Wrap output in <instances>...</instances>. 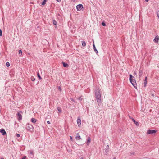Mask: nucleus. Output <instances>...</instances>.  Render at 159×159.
<instances>
[{"label": "nucleus", "mask_w": 159, "mask_h": 159, "mask_svg": "<svg viewBox=\"0 0 159 159\" xmlns=\"http://www.w3.org/2000/svg\"><path fill=\"white\" fill-rule=\"evenodd\" d=\"M95 95L98 104L99 105L101 102L100 90L99 89H97L95 90Z\"/></svg>", "instance_id": "f257e3e1"}, {"label": "nucleus", "mask_w": 159, "mask_h": 159, "mask_svg": "<svg viewBox=\"0 0 159 159\" xmlns=\"http://www.w3.org/2000/svg\"><path fill=\"white\" fill-rule=\"evenodd\" d=\"M26 129L27 130L31 132H33L34 130V129L33 126L31 125L28 124L26 126Z\"/></svg>", "instance_id": "f03ea898"}, {"label": "nucleus", "mask_w": 159, "mask_h": 159, "mask_svg": "<svg viewBox=\"0 0 159 159\" xmlns=\"http://www.w3.org/2000/svg\"><path fill=\"white\" fill-rule=\"evenodd\" d=\"M130 81L133 86L136 89L137 88V85L136 81L135 79H132L131 80H130Z\"/></svg>", "instance_id": "7ed1b4c3"}, {"label": "nucleus", "mask_w": 159, "mask_h": 159, "mask_svg": "<svg viewBox=\"0 0 159 159\" xmlns=\"http://www.w3.org/2000/svg\"><path fill=\"white\" fill-rule=\"evenodd\" d=\"M76 9L78 11H80L82 8L84 9L83 6L81 4H79L76 6Z\"/></svg>", "instance_id": "20e7f679"}, {"label": "nucleus", "mask_w": 159, "mask_h": 159, "mask_svg": "<svg viewBox=\"0 0 159 159\" xmlns=\"http://www.w3.org/2000/svg\"><path fill=\"white\" fill-rule=\"evenodd\" d=\"M157 132L156 130H151L150 129L148 130L147 131V134H152L155 133Z\"/></svg>", "instance_id": "39448f33"}, {"label": "nucleus", "mask_w": 159, "mask_h": 159, "mask_svg": "<svg viewBox=\"0 0 159 159\" xmlns=\"http://www.w3.org/2000/svg\"><path fill=\"white\" fill-rule=\"evenodd\" d=\"M77 122L78 126L80 127L81 125V120L80 117H78V119L77 120Z\"/></svg>", "instance_id": "423d86ee"}, {"label": "nucleus", "mask_w": 159, "mask_h": 159, "mask_svg": "<svg viewBox=\"0 0 159 159\" xmlns=\"http://www.w3.org/2000/svg\"><path fill=\"white\" fill-rule=\"evenodd\" d=\"M18 115V119L19 121H20L22 119V116L21 115L19 112H18L17 113Z\"/></svg>", "instance_id": "0eeeda50"}, {"label": "nucleus", "mask_w": 159, "mask_h": 159, "mask_svg": "<svg viewBox=\"0 0 159 159\" xmlns=\"http://www.w3.org/2000/svg\"><path fill=\"white\" fill-rule=\"evenodd\" d=\"M0 132L2 133V135H4L6 134V132L4 129H2L0 130Z\"/></svg>", "instance_id": "6e6552de"}, {"label": "nucleus", "mask_w": 159, "mask_h": 159, "mask_svg": "<svg viewBox=\"0 0 159 159\" xmlns=\"http://www.w3.org/2000/svg\"><path fill=\"white\" fill-rule=\"evenodd\" d=\"M159 40V37L158 35H157L153 41L155 43H158Z\"/></svg>", "instance_id": "1a4fd4ad"}, {"label": "nucleus", "mask_w": 159, "mask_h": 159, "mask_svg": "<svg viewBox=\"0 0 159 159\" xmlns=\"http://www.w3.org/2000/svg\"><path fill=\"white\" fill-rule=\"evenodd\" d=\"M93 40V48L94 49V51L97 54L98 53V52L94 44V41Z\"/></svg>", "instance_id": "9d476101"}, {"label": "nucleus", "mask_w": 159, "mask_h": 159, "mask_svg": "<svg viewBox=\"0 0 159 159\" xmlns=\"http://www.w3.org/2000/svg\"><path fill=\"white\" fill-rule=\"evenodd\" d=\"M31 122L34 124H37L36 122L37 121V120H36L34 118H32L31 120Z\"/></svg>", "instance_id": "9b49d317"}, {"label": "nucleus", "mask_w": 159, "mask_h": 159, "mask_svg": "<svg viewBox=\"0 0 159 159\" xmlns=\"http://www.w3.org/2000/svg\"><path fill=\"white\" fill-rule=\"evenodd\" d=\"M75 139H76L78 140H79L81 139L80 136V135L78 133L77 134L76 137H75Z\"/></svg>", "instance_id": "f8f14e48"}, {"label": "nucleus", "mask_w": 159, "mask_h": 159, "mask_svg": "<svg viewBox=\"0 0 159 159\" xmlns=\"http://www.w3.org/2000/svg\"><path fill=\"white\" fill-rule=\"evenodd\" d=\"M30 156L31 158H33L34 157V152L33 150H31L30 151Z\"/></svg>", "instance_id": "ddd939ff"}, {"label": "nucleus", "mask_w": 159, "mask_h": 159, "mask_svg": "<svg viewBox=\"0 0 159 159\" xmlns=\"http://www.w3.org/2000/svg\"><path fill=\"white\" fill-rule=\"evenodd\" d=\"M131 119L136 125L137 126L139 125V123L138 122L136 121L134 118H131Z\"/></svg>", "instance_id": "4468645a"}, {"label": "nucleus", "mask_w": 159, "mask_h": 159, "mask_svg": "<svg viewBox=\"0 0 159 159\" xmlns=\"http://www.w3.org/2000/svg\"><path fill=\"white\" fill-rule=\"evenodd\" d=\"M62 64L63 65V66L65 67H67L69 66L65 62H62Z\"/></svg>", "instance_id": "2eb2a0df"}, {"label": "nucleus", "mask_w": 159, "mask_h": 159, "mask_svg": "<svg viewBox=\"0 0 159 159\" xmlns=\"http://www.w3.org/2000/svg\"><path fill=\"white\" fill-rule=\"evenodd\" d=\"M91 141V139L89 137L87 138V145H89Z\"/></svg>", "instance_id": "dca6fc26"}, {"label": "nucleus", "mask_w": 159, "mask_h": 159, "mask_svg": "<svg viewBox=\"0 0 159 159\" xmlns=\"http://www.w3.org/2000/svg\"><path fill=\"white\" fill-rule=\"evenodd\" d=\"M147 77H145L144 78V87H146V84H147Z\"/></svg>", "instance_id": "f3484780"}, {"label": "nucleus", "mask_w": 159, "mask_h": 159, "mask_svg": "<svg viewBox=\"0 0 159 159\" xmlns=\"http://www.w3.org/2000/svg\"><path fill=\"white\" fill-rule=\"evenodd\" d=\"M143 74V71L141 70H140L139 72V76L140 77L142 76Z\"/></svg>", "instance_id": "a211bd4d"}, {"label": "nucleus", "mask_w": 159, "mask_h": 159, "mask_svg": "<svg viewBox=\"0 0 159 159\" xmlns=\"http://www.w3.org/2000/svg\"><path fill=\"white\" fill-rule=\"evenodd\" d=\"M109 145H107V146L106 148L105 149V152H106V153H107V152L108 151V149L109 148Z\"/></svg>", "instance_id": "6ab92c4d"}, {"label": "nucleus", "mask_w": 159, "mask_h": 159, "mask_svg": "<svg viewBox=\"0 0 159 159\" xmlns=\"http://www.w3.org/2000/svg\"><path fill=\"white\" fill-rule=\"evenodd\" d=\"M82 45L84 46L85 47L86 46V43L84 41H82Z\"/></svg>", "instance_id": "aec40b11"}, {"label": "nucleus", "mask_w": 159, "mask_h": 159, "mask_svg": "<svg viewBox=\"0 0 159 159\" xmlns=\"http://www.w3.org/2000/svg\"><path fill=\"white\" fill-rule=\"evenodd\" d=\"M52 22L54 25H57V22L55 20H53Z\"/></svg>", "instance_id": "412c9836"}, {"label": "nucleus", "mask_w": 159, "mask_h": 159, "mask_svg": "<svg viewBox=\"0 0 159 159\" xmlns=\"http://www.w3.org/2000/svg\"><path fill=\"white\" fill-rule=\"evenodd\" d=\"M37 76H38V78L39 79H42V78L41 77L40 75V74L39 73V72H38L37 73Z\"/></svg>", "instance_id": "4be33fe9"}, {"label": "nucleus", "mask_w": 159, "mask_h": 159, "mask_svg": "<svg viewBox=\"0 0 159 159\" xmlns=\"http://www.w3.org/2000/svg\"><path fill=\"white\" fill-rule=\"evenodd\" d=\"M134 78V77L132 75L130 74L129 75V80H131L132 79H133Z\"/></svg>", "instance_id": "5701e85b"}, {"label": "nucleus", "mask_w": 159, "mask_h": 159, "mask_svg": "<svg viewBox=\"0 0 159 159\" xmlns=\"http://www.w3.org/2000/svg\"><path fill=\"white\" fill-rule=\"evenodd\" d=\"M47 0H43V1L42 3V5H44L46 3Z\"/></svg>", "instance_id": "b1692460"}, {"label": "nucleus", "mask_w": 159, "mask_h": 159, "mask_svg": "<svg viewBox=\"0 0 159 159\" xmlns=\"http://www.w3.org/2000/svg\"><path fill=\"white\" fill-rule=\"evenodd\" d=\"M57 109L58 111L59 112H61V109L60 107H57Z\"/></svg>", "instance_id": "393cba45"}, {"label": "nucleus", "mask_w": 159, "mask_h": 159, "mask_svg": "<svg viewBox=\"0 0 159 159\" xmlns=\"http://www.w3.org/2000/svg\"><path fill=\"white\" fill-rule=\"evenodd\" d=\"M31 80L33 81H35V78L33 76L31 77Z\"/></svg>", "instance_id": "a878e982"}, {"label": "nucleus", "mask_w": 159, "mask_h": 159, "mask_svg": "<svg viewBox=\"0 0 159 159\" xmlns=\"http://www.w3.org/2000/svg\"><path fill=\"white\" fill-rule=\"evenodd\" d=\"M10 63L9 62H7L6 64V65L7 67H9L10 66Z\"/></svg>", "instance_id": "bb28decb"}, {"label": "nucleus", "mask_w": 159, "mask_h": 159, "mask_svg": "<svg viewBox=\"0 0 159 159\" xmlns=\"http://www.w3.org/2000/svg\"><path fill=\"white\" fill-rule=\"evenodd\" d=\"M22 52L21 50H19L18 53L19 54H22Z\"/></svg>", "instance_id": "cd10ccee"}, {"label": "nucleus", "mask_w": 159, "mask_h": 159, "mask_svg": "<svg viewBox=\"0 0 159 159\" xmlns=\"http://www.w3.org/2000/svg\"><path fill=\"white\" fill-rule=\"evenodd\" d=\"M157 14L158 18L159 19V11H158L157 12Z\"/></svg>", "instance_id": "c85d7f7f"}, {"label": "nucleus", "mask_w": 159, "mask_h": 159, "mask_svg": "<svg viewBox=\"0 0 159 159\" xmlns=\"http://www.w3.org/2000/svg\"><path fill=\"white\" fill-rule=\"evenodd\" d=\"M102 25L103 26H106V24L104 22H103L102 23Z\"/></svg>", "instance_id": "c756f323"}, {"label": "nucleus", "mask_w": 159, "mask_h": 159, "mask_svg": "<svg viewBox=\"0 0 159 159\" xmlns=\"http://www.w3.org/2000/svg\"><path fill=\"white\" fill-rule=\"evenodd\" d=\"M2 30L1 29H0V36H2Z\"/></svg>", "instance_id": "7c9ffc66"}, {"label": "nucleus", "mask_w": 159, "mask_h": 159, "mask_svg": "<svg viewBox=\"0 0 159 159\" xmlns=\"http://www.w3.org/2000/svg\"><path fill=\"white\" fill-rule=\"evenodd\" d=\"M58 89L60 91H61L62 89H61V86H59L58 87Z\"/></svg>", "instance_id": "2f4dec72"}, {"label": "nucleus", "mask_w": 159, "mask_h": 159, "mask_svg": "<svg viewBox=\"0 0 159 159\" xmlns=\"http://www.w3.org/2000/svg\"><path fill=\"white\" fill-rule=\"evenodd\" d=\"M78 99L79 100L81 101L83 99V98H82L81 97H80Z\"/></svg>", "instance_id": "473e14b6"}, {"label": "nucleus", "mask_w": 159, "mask_h": 159, "mask_svg": "<svg viewBox=\"0 0 159 159\" xmlns=\"http://www.w3.org/2000/svg\"><path fill=\"white\" fill-rule=\"evenodd\" d=\"M16 136L17 137H20V135L19 134H16Z\"/></svg>", "instance_id": "72a5a7b5"}, {"label": "nucleus", "mask_w": 159, "mask_h": 159, "mask_svg": "<svg viewBox=\"0 0 159 159\" xmlns=\"http://www.w3.org/2000/svg\"><path fill=\"white\" fill-rule=\"evenodd\" d=\"M26 157L25 156H24L22 158V159H26Z\"/></svg>", "instance_id": "f704fd0d"}, {"label": "nucleus", "mask_w": 159, "mask_h": 159, "mask_svg": "<svg viewBox=\"0 0 159 159\" xmlns=\"http://www.w3.org/2000/svg\"><path fill=\"white\" fill-rule=\"evenodd\" d=\"M47 123H48V124H50V122L49 121H47Z\"/></svg>", "instance_id": "c9c22d12"}, {"label": "nucleus", "mask_w": 159, "mask_h": 159, "mask_svg": "<svg viewBox=\"0 0 159 159\" xmlns=\"http://www.w3.org/2000/svg\"><path fill=\"white\" fill-rule=\"evenodd\" d=\"M57 2H60L61 1V0H56Z\"/></svg>", "instance_id": "e433bc0d"}, {"label": "nucleus", "mask_w": 159, "mask_h": 159, "mask_svg": "<svg viewBox=\"0 0 159 159\" xmlns=\"http://www.w3.org/2000/svg\"><path fill=\"white\" fill-rule=\"evenodd\" d=\"M71 100L72 101H73V102H74V99L73 98H71Z\"/></svg>", "instance_id": "4c0bfd02"}, {"label": "nucleus", "mask_w": 159, "mask_h": 159, "mask_svg": "<svg viewBox=\"0 0 159 159\" xmlns=\"http://www.w3.org/2000/svg\"><path fill=\"white\" fill-rule=\"evenodd\" d=\"M145 0L146 2H148V1H149V0Z\"/></svg>", "instance_id": "58836bf2"}, {"label": "nucleus", "mask_w": 159, "mask_h": 159, "mask_svg": "<svg viewBox=\"0 0 159 159\" xmlns=\"http://www.w3.org/2000/svg\"><path fill=\"white\" fill-rule=\"evenodd\" d=\"M70 138L71 140L72 139V137L71 136H70Z\"/></svg>", "instance_id": "ea45409f"}, {"label": "nucleus", "mask_w": 159, "mask_h": 159, "mask_svg": "<svg viewBox=\"0 0 159 159\" xmlns=\"http://www.w3.org/2000/svg\"><path fill=\"white\" fill-rule=\"evenodd\" d=\"M76 0H72V1L73 2H75Z\"/></svg>", "instance_id": "a19ab883"}, {"label": "nucleus", "mask_w": 159, "mask_h": 159, "mask_svg": "<svg viewBox=\"0 0 159 159\" xmlns=\"http://www.w3.org/2000/svg\"><path fill=\"white\" fill-rule=\"evenodd\" d=\"M129 117L131 119L132 118H131L130 116H129Z\"/></svg>", "instance_id": "79ce46f5"}, {"label": "nucleus", "mask_w": 159, "mask_h": 159, "mask_svg": "<svg viewBox=\"0 0 159 159\" xmlns=\"http://www.w3.org/2000/svg\"><path fill=\"white\" fill-rule=\"evenodd\" d=\"M80 159H84L83 158V157H81L80 158Z\"/></svg>", "instance_id": "37998d69"}, {"label": "nucleus", "mask_w": 159, "mask_h": 159, "mask_svg": "<svg viewBox=\"0 0 159 159\" xmlns=\"http://www.w3.org/2000/svg\"><path fill=\"white\" fill-rule=\"evenodd\" d=\"M134 74H136V73L135 72H134Z\"/></svg>", "instance_id": "c03bdc74"}, {"label": "nucleus", "mask_w": 159, "mask_h": 159, "mask_svg": "<svg viewBox=\"0 0 159 159\" xmlns=\"http://www.w3.org/2000/svg\"><path fill=\"white\" fill-rule=\"evenodd\" d=\"M113 159H116V158L115 157H114V158H113Z\"/></svg>", "instance_id": "a18cd8bd"}, {"label": "nucleus", "mask_w": 159, "mask_h": 159, "mask_svg": "<svg viewBox=\"0 0 159 159\" xmlns=\"http://www.w3.org/2000/svg\"><path fill=\"white\" fill-rule=\"evenodd\" d=\"M1 159H4L3 158H1Z\"/></svg>", "instance_id": "49530a36"}, {"label": "nucleus", "mask_w": 159, "mask_h": 159, "mask_svg": "<svg viewBox=\"0 0 159 159\" xmlns=\"http://www.w3.org/2000/svg\"><path fill=\"white\" fill-rule=\"evenodd\" d=\"M152 96H154V95H153V94H152Z\"/></svg>", "instance_id": "de8ad7c7"}]
</instances>
